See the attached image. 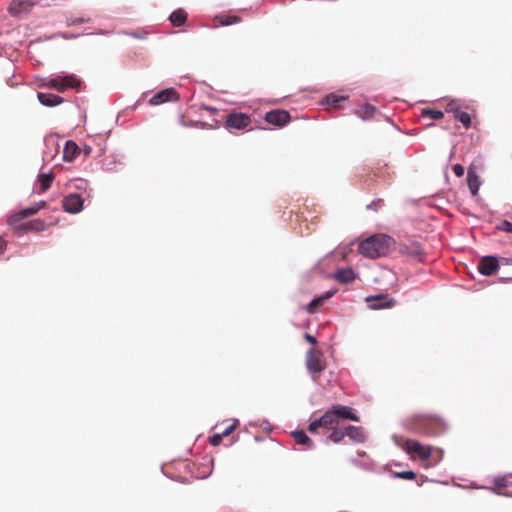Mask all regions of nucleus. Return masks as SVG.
I'll list each match as a JSON object with an SVG mask.
<instances>
[{
  "label": "nucleus",
  "instance_id": "f257e3e1",
  "mask_svg": "<svg viewBox=\"0 0 512 512\" xmlns=\"http://www.w3.org/2000/svg\"><path fill=\"white\" fill-rule=\"evenodd\" d=\"M345 420L359 422L360 417L352 407L335 404L320 418L312 421L308 426V431L316 433L319 428H324L330 431L327 440L335 444L341 443L346 436L356 443L365 442L367 438L365 430L360 426L344 425Z\"/></svg>",
  "mask_w": 512,
  "mask_h": 512
},
{
  "label": "nucleus",
  "instance_id": "f03ea898",
  "mask_svg": "<svg viewBox=\"0 0 512 512\" xmlns=\"http://www.w3.org/2000/svg\"><path fill=\"white\" fill-rule=\"evenodd\" d=\"M395 245L394 239L387 234L372 235L358 245V252L370 259L386 256Z\"/></svg>",
  "mask_w": 512,
  "mask_h": 512
},
{
  "label": "nucleus",
  "instance_id": "7ed1b4c3",
  "mask_svg": "<svg viewBox=\"0 0 512 512\" xmlns=\"http://www.w3.org/2000/svg\"><path fill=\"white\" fill-rule=\"evenodd\" d=\"M409 428L423 435L438 436L447 430V423L438 415L419 414L409 419Z\"/></svg>",
  "mask_w": 512,
  "mask_h": 512
},
{
  "label": "nucleus",
  "instance_id": "20e7f679",
  "mask_svg": "<svg viewBox=\"0 0 512 512\" xmlns=\"http://www.w3.org/2000/svg\"><path fill=\"white\" fill-rule=\"evenodd\" d=\"M80 80L75 75H65L58 77L45 78L41 80L40 87L55 89L63 93L68 88L80 87Z\"/></svg>",
  "mask_w": 512,
  "mask_h": 512
},
{
  "label": "nucleus",
  "instance_id": "39448f33",
  "mask_svg": "<svg viewBox=\"0 0 512 512\" xmlns=\"http://www.w3.org/2000/svg\"><path fill=\"white\" fill-rule=\"evenodd\" d=\"M402 448L412 458L417 457L422 461H427L431 457L433 451L432 446L423 445L419 441L413 439H407Z\"/></svg>",
  "mask_w": 512,
  "mask_h": 512
},
{
  "label": "nucleus",
  "instance_id": "423d86ee",
  "mask_svg": "<svg viewBox=\"0 0 512 512\" xmlns=\"http://www.w3.org/2000/svg\"><path fill=\"white\" fill-rule=\"evenodd\" d=\"M306 368L310 374H320L326 368L323 353L320 350L311 348L306 352Z\"/></svg>",
  "mask_w": 512,
  "mask_h": 512
},
{
  "label": "nucleus",
  "instance_id": "0eeeda50",
  "mask_svg": "<svg viewBox=\"0 0 512 512\" xmlns=\"http://www.w3.org/2000/svg\"><path fill=\"white\" fill-rule=\"evenodd\" d=\"M15 235L21 236L28 232H42L46 229V224L41 219H34L28 222H17L9 224Z\"/></svg>",
  "mask_w": 512,
  "mask_h": 512
},
{
  "label": "nucleus",
  "instance_id": "6e6552de",
  "mask_svg": "<svg viewBox=\"0 0 512 512\" xmlns=\"http://www.w3.org/2000/svg\"><path fill=\"white\" fill-rule=\"evenodd\" d=\"M368 307L373 310L392 308L396 304V300L388 294L370 295L365 298Z\"/></svg>",
  "mask_w": 512,
  "mask_h": 512
},
{
  "label": "nucleus",
  "instance_id": "1a4fd4ad",
  "mask_svg": "<svg viewBox=\"0 0 512 512\" xmlns=\"http://www.w3.org/2000/svg\"><path fill=\"white\" fill-rule=\"evenodd\" d=\"M251 124L249 115L240 112L230 113L226 118V128L228 130H243Z\"/></svg>",
  "mask_w": 512,
  "mask_h": 512
},
{
  "label": "nucleus",
  "instance_id": "9d476101",
  "mask_svg": "<svg viewBox=\"0 0 512 512\" xmlns=\"http://www.w3.org/2000/svg\"><path fill=\"white\" fill-rule=\"evenodd\" d=\"M290 114L285 110L275 109L265 115V120L271 125L283 127L290 121Z\"/></svg>",
  "mask_w": 512,
  "mask_h": 512
},
{
  "label": "nucleus",
  "instance_id": "9b49d317",
  "mask_svg": "<svg viewBox=\"0 0 512 512\" xmlns=\"http://www.w3.org/2000/svg\"><path fill=\"white\" fill-rule=\"evenodd\" d=\"M45 205H46L45 201H40L30 207L20 210L19 212L10 216V218L8 220V224L21 222V221H23L24 218L35 215L39 210L44 208Z\"/></svg>",
  "mask_w": 512,
  "mask_h": 512
},
{
  "label": "nucleus",
  "instance_id": "f8f14e48",
  "mask_svg": "<svg viewBox=\"0 0 512 512\" xmlns=\"http://www.w3.org/2000/svg\"><path fill=\"white\" fill-rule=\"evenodd\" d=\"M62 206L66 212L75 214L82 210L83 199L79 194L72 193L63 198Z\"/></svg>",
  "mask_w": 512,
  "mask_h": 512
},
{
  "label": "nucleus",
  "instance_id": "ddd939ff",
  "mask_svg": "<svg viewBox=\"0 0 512 512\" xmlns=\"http://www.w3.org/2000/svg\"><path fill=\"white\" fill-rule=\"evenodd\" d=\"M178 99L177 91L174 88H167L153 95L149 102L151 105H160L166 102L177 101Z\"/></svg>",
  "mask_w": 512,
  "mask_h": 512
},
{
  "label": "nucleus",
  "instance_id": "4468645a",
  "mask_svg": "<svg viewBox=\"0 0 512 512\" xmlns=\"http://www.w3.org/2000/svg\"><path fill=\"white\" fill-rule=\"evenodd\" d=\"M34 4L32 0H13L9 5L8 11L12 16H21L22 14H27Z\"/></svg>",
  "mask_w": 512,
  "mask_h": 512
},
{
  "label": "nucleus",
  "instance_id": "2eb2a0df",
  "mask_svg": "<svg viewBox=\"0 0 512 512\" xmlns=\"http://www.w3.org/2000/svg\"><path fill=\"white\" fill-rule=\"evenodd\" d=\"M499 268L498 260L494 256H485L479 262V272L485 276H490Z\"/></svg>",
  "mask_w": 512,
  "mask_h": 512
},
{
  "label": "nucleus",
  "instance_id": "dca6fc26",
  "mask_svg": "<svg viewBox=\"0 0 512 512\" xmlns=\"http://www.w3.org/2000/svg\"><path fill=\"white\" fill-rule=\"evenodd\" d=\"M447 111L452 112L455 119L460 121L463 126L467 129L471 125V116L468 112L462 110L456 106L453 102L448 105Z\"/></svg>",
  "mask_w": 512,
  "mask_h": 512
},
{
  "label": "nucleus",
  "instance_id": "f3484780",
  "mask_svg": "<svg viewBox=\"0 0 512 512\" xmlns=\"http://www.w3.org/2000/svg\"><path fill=\"white\" fill-rule=\"evenodd\" d=\"M37 98L42 105L47 107H55L62 104L64 101L62 97L52 93L39 92Z\"/></svg>",
  "mask_w": 512,
  "mask_h": 512
},
{
  "label": "nucleus",
  "instance_id": "a211bd4d",
  "mask_svg": "<svg viewBox=\"0 0 512 512\" xmlns=\"http://www.w3.org/2000/svg\"><path fill=\"white\" fill-rule=\"evenodd\" d=\"M79 151L80 149L74 141H67L63 150V160L65 162H72L79 154Z\"/></svg>",
  "mask_w": 512,
  "mask_h": 512
},
{
  "label": "nucleus",
  "instance_id": "6ab92c4d",
  "mask_svg": "<svg viewBox=\"0 0 512 512\" xmlns=\"http://www.w3.org/2000/svg\"><path fill=\"white\" fill-rule=\"evenodd\" d=\"M334 277L338 282L347 284L355 279V273L351 268H343L339 269Z\"/></svg>",
  "mask_w": 512,
  "mask_h": 512
},
{
  "label": "nucleus",
  "instance_id": "aec40b11",
  "mask_svg": "<svg viewBox=\"0 0 512 512\" xmlns=\"http://www.w3.org/2000/svg\"><path fill=\"white\" fill-rule=\"evenodd\" d=\"M508 487V480L506 477L497 478L494 480L493 491L499 495L512 496V492L506 491Z\"/></svg>",
  "mask_w": 512,
  "mask_h": 512
},
{
  "label": "nucleus",
  "instance_id": "412c9836",
  "mask_svg": "<svg viewBox=\"0 0 512 512\" xmlns=\"http://www.w3.org/2000/svg\"><path fill=\"white\" fill-rule=\"evenodd\" d=\"M169 20L173 26L180 27L187 20V12L184 9H177L170 15Z\"/></svg>",
  "mask_w": 512,
  "mask_h": 512
},
{
  "label": "nucleus",
  "instance_id": "4be33fe9",
  "mask_svg": "<svg viewBox=\"0 0 512 512\" xmlns=\"http://www.w3.org/2000/svg\"><path fill=\"white\" fill-rule=\"evenodd\" d=\"M467 181L471 193L474 196L477 195L480 186V181L478 175L471 169L468 170Z\"/></svg>",
  "mask_w": 512,
  "mask_h": 512
},
{
  "label": "nucleus",
  "instance_id": "5701e85b",
  "mask_svg": "<svg viewBox=\"0 0 512 512\" xmlns=\"http://www.w3.org/2000/svg\"><path fill=\"white\" fill-rule=\"evenodd\" d=\"M334 295V291H328L323 296L317 297L313 299L308 305H307V311L309 313H314L316 311V308L323 304V302L329 298H331Z\"/></svg>",
  "mask_w": 512,
  "mask_h": 512
},
{
  "label": "nucleus",
  "instance_id": "b1692460",
  "mask_svg": "<svg viewBox=\"0 0 512 512\" xmlns=\"http://www.w3.org/2000/svg\"><path fill=\"white\" fill-rule=\"evenodd\" d=\"M291 435L299 445H304L307 447H313L314 445L313 440L309 438L304 431H294Z\"/></svg>",
  "mask_w": 512,
  "mask_h": 512
},
{
  "label": "nucleus",
  "instance_id": "393cba45",
  "mask_svg": "<svg viewBox=\"0 0 512 512\" xmlns=\"http://www.w3.org/2000/svg\"><path fill=\"white\" fill-rule=\"evenodd\" d=\"M375 111H376V108L374 106L369 105V104H365V105H362L357 110L356 113L363 120H368V119H371L374 116Z\"/></svg>",
  "mask_w": 512,
  "mask_h": 512
},
{
  "label": "nucleus",
  "instance_id": "a878e982",
  "mask_svg": "<svg viewBox=\"0 0 512 512\" xmlns=\"http://www.w3.org/2000/svg\"><path fill=\"white\" fill-rule=\"evenodd\" d=\"M54 180V174L53 173H46V174H40L39 175V181H40V188L42 192L47 191Z\"/></svg>",
  "mask_w": 512,
  "mask_h": 512
},
{
  "label": "nucleus",
  "instance_id": "bb28decb",
  "mask_svg": "<svg viewBox=\"0 0 512 512\" xmlns=\"http://www.w3.org/2000/svg\"><path fill=\"white\" fill-rule=\"evenodd\" d=\"M215 20L221 26H229V25L240 22V17L234 16V15H222V16H217L215 18Z\"/></svg>",
  "mask_w": 512,
  "mask_h": 512
},
{
  "label": "nucleus",
  "instance_id": "cd10ccee",
  "mask_svg": "<svg viewBox=\"0 0 512 512\" xmlns=\"http://www.w3.org/2000/svg\"><path fill=\"white\" fill-rule=\"evenodd\" d=\"M422 116L423 117H429L431 119H434V120H439V119H442L444 117V113L440 110H434V109H429V108H425L422 110Z\"/></svg>",
  "mask_w": 512,
  "mask_h": 512
},
{
  "label": "nucleus",
  "instance_id": "c85d7f7f",
  "mask_svg": "<svg viewBox=\"0 0 512 512\" xmlns=\"http://www.w3.org/2000/svg\"><path fill=\"white\" fill-rule=\"evenodd\" d=\"M405 249L407 250L408 254H411L420 260L422 259V256L424 255L423 249L418 243H413L411 247L406 246Z\"/></svg>",
  "mask_w": 512,
  "mask_h": 512
},
{
  "label": "nucleus",
  "instance_id": "c756f323",
  "mask_svg": "<svg viewBox=\"0 0 512 512\" xmlns=\"http://www.w3.org/2000/svg\"><path fill=\"white\" fill-rule=\"evenodd\" d=\"M344 100H346V97H343V96L339 97L334 94H330L326 97L327 104L330 106H333L335 108H338L340 106L339 103Z\"/></svg>",
  "mask_w": 512,
  "mask_h": 512
},
{
  "label": "nucleus",
  "instance_id": "7c9ffc66",
  "mask_svg": "<svg viewBox=\"0 0 512 512\" xmlns=\"http://www.w3.org/2000/svg\"><path fill=\"white\" fill-rule=\"evenodd\" d=\"M90 20L91 19L89 17H69V18H67V25L72 26V25H79V24H83V23H89Z\"/></svg>",
  "mask_w": 512,
  "mask_h": 512
},
{
  "label": "nucleus",
  "instance_id": "2f4dec72",
  "mask_svg": "<svg viewBox=\"0 0 512 512\" xmlns=\"http://www.w3.org/2000/svg\"><path fill=\"white\" fill-rule=\"evenodd\" d=\"M238 425L239 421L237 419L231 420V423L221 432L222 436H229L238 427Z\"/></svg>",
  "mask_w": 512,
  "mask_h": 512
},
{
  "label": "nucleus",
  "instance_id": "473e14b6",
  "mask_svg": "<svg viewBox=\"0 0 512 512\" xmlns=\"http://www.w3.org/2000/svg\"><path fill=\"white\" fill-rule=\"evenodd\" d=\"M496 228L500 231H504L507 233H512V222L507 220L502 221L500 224L496 226Z\"/></svg>",
  "mask_w": 512,
  "mask_h": 512
},
{
  "label": "nucleus",
  "instance_id": "72a5a7b5",
  "mask_svg": "<svg viewBox=\"0 0 512 512\" xmlns=\"http://www.w3.org/2000/svg\"><path fill=\"white\" fill-rule=\"evenodd\" d=\"M395 476L406 480H414L416 478V474L413 471H402L396 473Z\"/></svg>",
  "mask_w": 512,
  "mask_h": 512
},
{
  "label": "nucleus",
  "instance_id": "f704fd0d",
  "mask_svg": "<svg viewBox=\"0 0 512 512\" xmlns=\"http://www.w3.org/2000/svg\"><path fill=\"white\" fill-rule=\"evenodd\" d=\"M222 434L221 433H217V434H214L210 437V440H209V443L212 445V446H218L220 445V443L222 442Z\"/></svg>",
  "mask_w": 512,
  "mask_h": 512
},
{
  "label": "nucleus",
  "instance_id": "c9c22d12",
  "mask_svg": "<svg viewBox=\"0 0 512 512\" xmlns=\"http://www.w3.org/2000/svg\"><path fill=\"white\" fill-rule=\"evenodd\" d=\"M452 170L457 177H462L464 175V167L461 164H455Z\"/></svg>",
  "mask_w": 512,
  "mask_h": 512
},
{
  "label": "nucleus",
  "instance_id": "e433bc0d",
  "mask_svg": "<svg viewBox=\"0 0 512 512\" xmlns=\"http://www.w3.org/2000/svg\"><path fill=\"white\" fill-rule=\"evenodd\" d=\"M6 246H7L6 240L0 236V254H2L5 251Z\"/></svg>",
  "mask_w": 512,
  "mask_h": 512
},
{
  "label": "nucleus",
  "instance_id": "4c0bfd02",
  "mask_svg": "<svg viewBox=\"0 0 512 512\" xmlns=\"http://www.w3.org/2000/svg\"><path fill=\"white\" fill-rule=\"evenodd\" d=\"M304 338L311 344L315 345L317 343L316 339L310 335L309 333H305Z\"/></svg>",
  "mask_w": 512,
  "mask_h": 512
},
{
  "label": "nucleus",
  "instance_id": "58836bf2",
  "mask_svg": "<svg viewBox=\"0 0 512 512\" xmlns=\"http://www.w3.org/2000/svg\"><path fill=\"white\" fill-rule=\"evenodd\" d=\"M206 109H207L208 111H210V112H215V111H216V109H215V108H211V107H207Z\"/></svg>",
  "mask_w": 512,
  "mask_h": 512
},
{
  "label": "nucleus",
  "instance_id": "ea45409f",
  "mask_svg": "<svg viewBox=\"0 0 512 512\" xmlns=\"http://www.w3.org/2000/svg\"><path fill=\"white\" fill-rule=\"evenodd\" d=\"M85 152L88 154L90 152V148L85 149Z\"/></svg>",
  "mask_w": 512,
  "mask_h": 512
},
{
  "label": "nucleus",
  "instance_id": "a19ab883",
  "mask_svg": "<svg viewBox=\"0 0 512 512\" xmlns=\"http://www.w3.org/2000/svg\"><path fill=\"white\" fill-rule=\"evenodd\" d=\"M433 464H434V463H432V465H433ZM429 465H431V463H425V466H429Z\"/></svg>",
  "mask_w": 512,
  "mask_h": 512
},
{
  "label": "nucleus",
  "instance_id": "79ce46f5",
  "mask_svg": "<svg viewBox=\"0 0 512 512\" xmlns=\"http://www.w3.org/2000/svg\"><path fill=\"white\" fill-rule=\"evenodd\" d=\"M511 476H512V474H511Z\"/></svg>",
  "mask_w": 512,
  "mask_h": 512
}]
</instances>
